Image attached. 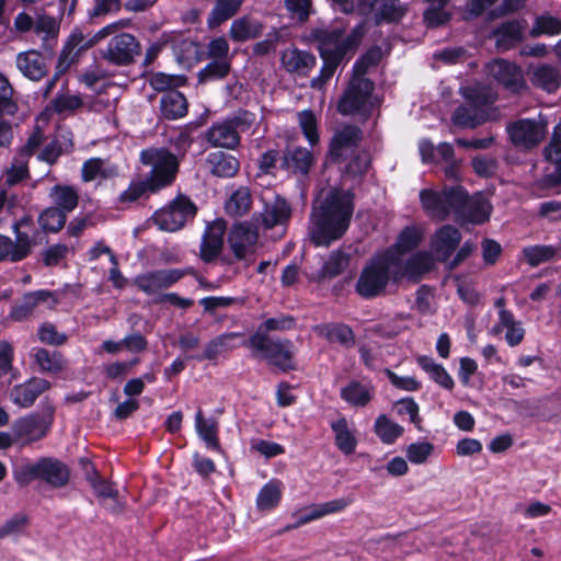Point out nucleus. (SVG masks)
<instances>
[{
	"mask_svg": "<svg viewBox=\"0 0 561 561\" xmlns=\"http://www.w3.org/2000/svg\"><path fill=\"white\" fill-rule=\"evenodd\" d=\"M195 430L207 448L220 451L218 422L213 417H205L201 409L195 414Z\"/></svg>",
	"mask_w": 561,
	"mask_h": 561,
	"instance_id": "ea45409f",
	"label": "nucleus"
},
{
	"mask_svg": "<svg viewBox=\"0 0 561 561\" xmlns=\"http://www.w3.org/2000/svg\"><path fill=\"white\" fill-rule=\"evenodd\" d=\"M67 221V215L53 206L44 209L38 216V224L46 232H58Z\"/></svg>",
	"mask_w": 561,
	"mask_h": 561,
	"instance_id": "13d9d810",
	"label": "nucleus"
},
{
	"mask_svg": "<svg viewBox=\"0 0 561 561\" xmlns=\"http://www.w3.org/2000/svg\"><path fill=\"white\" fill-rule=\"evenodd\" d=\"M545 158L543 182L548 186H556L561 182V122L554 127L552 139L545 149Z\"/></svg>",
	"mask_w": 561,
	"mask_h": 561,
	"instance_id": "6ab92c4d",
	"label": "nucleus"
},
{
	"mask_svg": "<svg viewBox=\"0 0 561 561\" xmlns=\"http://www.w3.org/2000/svg\"><path fill=\"white\" fill-rule=\"evenodd\" d=\"M348 264V257L340 251L333 252L323 265V274L325 276H336L343 272Z\"/></svg>",
	"mask_w": 561,
	"mask_h": 561,
	"instance_id": "774afa93",
	"label": "nucleus"
},
{
	"mask_svg": "<svg viewBox=\"0 0 561 561\" xmlns=\"http://www.w3.org/2000/svg\"><path fill=\"white\" fill-rule=\"evenodd\" d=\"M403 427L392 422L385 414L379 415L375 422V433L383 444L391 445L403 434Z\"/></svg>",
	"mask_w": 561,
	"mask_h": 561,
	"instance_id": "864d4df0",
	"label": "nucleus"
},
{
	"mask_svg": "<svg viewBox=\"0 0 561 561\" xmlns=\"http://www.w3.org/2000/svg\"><path fill=\"white\" fill-rule=\"evenodd\" d=\"M230 68V59H213L198 72V80L202 83L221 80L228 76Z\"/></svg>",
	"mask_w": 561,
	"mask_h": 561,
	"instance_id": "052dcab7",
	"label": "nucleus"
},
{
	"mask_svg": "<svg viewBox=\"0 0 561 561\" xmlns=\"http://www.w3.org/2000/svg\"><path fill=\"white\" fill-rule=\"evenodd\" d=\"M331 430L334 433L336 447L344 454L351 455L355 451L357 439L355 431L352 428L345 417H340L331 423Z\"/></svg>",
	"mask_w": 561,
	"mask_h": 561,
	"instance_id": "a19ab883",
	"label": "nucleus"
},
{
	"mask_svg": "<svg viewBox=\"0 0 561 561\" xmlns=\"http://www.w3.org/2000/svg\"><path fill=\"white\" fill-rule=\"evenodd\" d=\"M48 196L54 204L53 207L62 210L67 216L79 203V192L71 185L56 184L50 188Z\"/></svg>",
	"mask_w": 561,
	"mask_h": 561,
	"instance_id": "c9c22d12",
	"label": "nucleus"
},
{
	"mask_svg": "<svg viewBox=\"0 0 561 561\" xmlns=\"http://www.w3.org/2000/svg\"><path fill=\"white\" fill-rule=\"evenodd\" d=\"M81 173L83 182L108 180L118 174V168L107 159L91 158L83 163Z\"/></svg>",
	"mask_w": 561,
	"mask_h": 561,
	"instance_id": "72a5a7b5",
	"label": "nucleus"
},
{
	"mask_svg": "<svg viewBox=\"0 0 561 561\" xmlns=\"http://www.w3.org/2000/svg\"><path fill=\"white\" fill-rule=\"evenodd\" d=\"M196 211L195 204L188 197L180 195L168 206L156 211L152 219L160 230L174 232L192 220Z\"/></svg>",
	"mask_w": 561,
	"mask_h": 561,
	"instance_id": "1a4fd4ad",
	"label": "nucleus"
},
{
	"mask_svg": "<svg viewBox=\"0 0 561 561\" xmlns=\"http://www.w3.org/2000/svg\"><path fill=\"white\" fill-rule=\"evenodd\" d=\"M374 386L370 382L351 380L341 388L340 396L343 401L353 408L366 407L374 397Z\"/></svg>",
	"mask_w": 561,
	"mask_h": 561,
	"instance_id": "c756f323",
	"label": "nucleus"
},
{
	"mask_svg": "<svg viewBox=\"0 0 561 561\" xmlns=\"http://www.w3.org/2000/svg\"><path fill=\"white\" fill-rule=\"evenodd\" d=\"M129 25L128 20H118L116 22L110 23L99 30L94 34H83L81 31H75L69 39L67 45L64 47L60 53L57 68L59 72H65L68 68L76 61L78 56L103 41L104 38L118 33L123 28Z\"/></svg>",
	"mask_w": 561,
	"mask_h": 561,
	"instance_id": "39448f33",
	"label": "nucleus"
},
{
	"mask_svg": "<svg viewBox=\"0 0 561 561\" xmlns=\"http://www.w3.org/2000/svg\"><path fill=\"white\" fill-rule=\"evenodd\" d=\"M34 32L43 41V47L51 50L56 45L59 23L53 16L41 14L35 20Z\"/></svg>",
	"mask_w": 561,
	"mask_h": 561,
	"instance_id": "de8ad7c7",
	"label": "nucleus"
},
{
	"mask_svg": "<svg viewBox=\"0 0 561 561\" xmlns=\"http://www.w3.org/2000/svg\"><path fill=\"white\" fill-rule=\"evenodd\" d=\"M49 299H53V294L47 290L27 293L23 296L21 304L12 309L11 317L21 321L27 318L38 305L48 302Z\"/></svg>",
	"mask_w": 561,
	"mask_h": 561,
	"instance_id": "49530a36",
	"label": "nucleus"
},
{
	"mask_svg": "<svg viewBox=\"0 0 561 561\" xmlns=\"http://www.w3.org/2000/svg\"><path fill=\"white\" fill-rule=\"evenodd\" d=\"M264 31V25L257 19L243 15L236 19L229 28V37L237 43L257 38Z\"/></svg>",
	"mask_w": 561,
	"mask_h": 561,
	"instance_id": "7c9ffc66",
	"label": "nucleus"
},
{
	"mask_svg": "<svg viewBox=\"0 0 561 561\" xmlns=\"http://www.w3.org/2000/svg\"><path fill=\"white\" fill-rule=\"evenodd\" d=\"M228 243L233 255L239 260L254 254L260 244L256 224L251 221L234 224L229 231Z\"/></svg>",
	"mask_w": 561,
	"mask_h": 561,
	"instance_id": "4468645a",
	"label": "nucleus"
},
{
	"mask_svg": "<svg viewBox=\"0 0 561 561\" xmlns=\"http://www.w3.org/2000/svg\"><path fill=\"white\" fill-rule=\"evenodd\" d=\"M291 216V208L288 203L275 196L272 201L266 202L261 213L256 214L253 219L263 225L265 229H271L275 226H283L289 221Z\"/></svg>",
	"mask_w": 561,
	"mask_h": 561,
	"instance_id": "412c9836",
	"label": "nucleus"
},
{
	"mask_svg": "<svg viewBox=\"0 0 561 561\" xmlns=\"http://www.w3.org/2000/svg\"><path fill=\"white\" fill-rule=\"evenodd\" d=\"M243 1L244 0H216L214 8L208 15L207 25L210 28L218 27L237 14Z\"/></svg>",
	"mask_w": 561,
	"mask_h": 561,
	"instance_id": "a18cd8bd",
	"label": "nucleus"
},
{
	"mask_svg": "<svg viewBox=\"0 0 561 561\" xmlns=\"http://www.w3.org/2000/svg\"><path fill=\"white\" fill-rule=\"evenodd\" d=\"M185 272L179 268L156 270L139 274L134 285L144 294L152 296L178 283Z\"/></svg>",
	"mask_w": 561,
	"mask_h": 561,
	"instance_id": "2eb2a0df",
	"label": "nucleus"
},
{
	"mask_svg": "<svg viewBox=\"0 0 561 561\" xmlns=\"http://www.w3.org/2000/svg\"><path fill=\"white\" fill-rule=\"evenodd\" d=\"M490 118L489 108H478L471 103L458 106L451 115L455 126L468 129H473Z\"/></svg>",
	"mask_w": 561,
	"mask_h": 561,
	"instance_id": "a878e982",
	"label": "nucleus"
},
{
	"mask_svg": "<svg viewBox=\"0 0 561 561\" xmlns=\"http://www.w3.org/2000/svg\"><path fill=\"white\" fill-rule=\"evenodd\" d=\"M101 57L115 66H127L140 54V45L136 37L128 33H115Z\"/></svg>",
	"mask_w": 561,
	"mask_h": 561,
	"instance_id": "ddd939ff",
	"label": "nucleus"
},
{
	"mask_svg": "<svg viewBox=\"0 0 561 561\" xmlns=\"http://www.w3.org/2000/svg\"><path fill=\"white\" fill-rule=\"evenodd\" d=\"M463 96L478 108H486L488 105L496 101L494 90L484 84H474L463 90Z\"/></svg>",
	"mask_w": 561,
	"mask_h": 561,
	"instance_id": "3c124183",
	"label": "nucleus"
},
{
	"mask_svg": "<svg viewBox=\"0 0 561 561\" xmlns=\"http://www.w3.org/2000/svg\"><path fill=\"white\" fill-rule=\"evenodd\" d=\"M187 100L178 90H169L160 99V111L168 119L182 118L187 114Z\"/></svg>",
	"mask_w": 561,
	"mask_h": 561,
	"instance_id": "e433bc0d",
	"label": "nucleus"
},
{
	"mask_svg": "<svg viewBox=\"0 0 561 561\" xmlns=\"http://www.w3.org/2000/svg\"><path fill=\"white\" fill-rule=\"evenodd\" d=\"M225 231L226 224L222 219L214 220L207 225L201 243L203 261L210 262L219 255L224 244Z\"/></svg>",
	"mask_w": 561,
	"mask_h": 561,
	"instance_id": "4be33fe9",
	"label": "nucleus"
},
{
	"mask_svg": "<svg viewBox=\"0 0 561 561\" xmlns=\"http://www.w3.org/2000/svg\"><path fill=\"white\" fill-rule=\"evenodd\" d=\"M238 336V333H226L210 340L205 346L203 358L215 359L219 355L233 350L236 347L233 341Z\"/></svg>",
	"mask_w": 561,
	"mask_h": 561,
	"instance_id": "4d7b16f0",
	"label": "nucleus"
},
{
	"mask_svg": "<svg viewBox=\"0 0 561 561\" xmlns=\"http://www.w3.org/2000/svg\"><path fill=\"white\" fill-rule=\"evenodd\" d=\"M68 467L55 458H43L42 480L54 488L65 486L69 481Z\"/></svg>",
	"mask_w": 561,
	"mask_h": 561,
	"instance_id": "79ce46f5",
	"label": "nucleus"
},
{
	"mask_svg": "<svg viewBox=\"0 0 561 561\" xmlns=\"http://www.w3.org/2000/svg\"><path fill=\"white\" fill-rule=\"evenodd\" d=\"M504 329L506 330L505 341L510 346L514 347L522 343L525 330L522 327V323L515 319L514 314L510 310L499 311L497 322L491 329V333L496 335Z\"/></svg>",
	"mask_w": 561,
	"mask_h": 561,
	"instance_id": "bb28decb",
	"label": "nucleus"
},
{
	"mask_svg": "<svg viewBox=\"0 0 561 561\" xmlns=\"http://www.w3.org/2000/svg\"><path fill=\"white\" fill-rule=\"evenodd\" d=\"M313 332L330 343H337L343 347H352L355 344L353 330L343 323H322L312 328Z\"/></svg>",
	"mask_w": 561,
	"mask_h": 561,
	"instance_id": "c85d7f7f",
	"label": "nucleus"
},
{
	"mask_svg": "<svg viewBox=\"0 0 561 561\" xmlns=\"http://www.w3.org/2000/svg\"><path fill=\"white\" fill-rule=\"evenodd\" d=\"M252 205V197L248 187L237 188L225 204L226 213L230 216L240 217L245 215Z\"/></svg>",
	"mask_w": 561,
	"mask_h": 561,
	"instance_id": "8fccbe9b",
	"label": "nucleus"
},
{
	"mask_svg": "<svg viewBox=\"0 0 561 561\" xmlns=\"http://www.w3.org/2000/svg\"><path fill=\"white\" fill-rule=\"evenodd\" d=\"M428 3L424 12V21L428 26L436 27L449 21L451 14L446 9L449 0H426Z\"/></svg>",
	"mask_w": 561,
	"mask_h": 561,
	"instance_id": "6e6d98bb",
	"label": "nucleus"
},
{
	"mask_svg": "<svg viewBox=\"0 0 561 561\" xmlns=\"http://www.w3.org/2000/svg\"><path fill=\"white\" fill-rule=\"evenodd\" d=\"M557 253L558 249L556 247L547 244L525 247L522 251L524 260L531 267H536L542 263L551 261Z\"/></svg>",
	"mask_w": 561,
	"mask_h": 561,
	"instance_id": "603ef678",
	"label": "nucleus"
},
{
	"mask_svg": "<svg viewBox=\"0 0 561 561\" xmlns=\"http://www.w3.org/2000/svg\"><path fill=\"white\" fill-rule=\"evenodd\" d=\"M529 80L535 88L548 93L556 92L561 85V73L556 66L539 64L528 71Z\"/></svg>",
	"mask_w": 561,
	"mask_h": 561,
	"instance_id": "393cba45",
	"label": "nucleus"
},
{
	"mask_svg": "<svg viewBox=\"0 0 561 561\" xmlns=\"http://www.w3.org/2000/svg\"><path fill=\"white\" fill-rule=\"evenodd\" d=\"M249 345L271 365L284 371L294 368V346L289 340H272L263 332H255L250 336Z\"/></svg>",
	"mask_w": 561,
	"mask_h": 561,
	"instance_id": "6e6552de",
	"label": "nucleus"
},
{
	"mask_svg": "<svg viewBox=\"0 0 561 561\" xmlns=\"http://www.w3.org/2000/svg\"><path fill=\"white\" fill-rule=\"evenodd\" d=\"M15 64L22 75L32 81H39L47 73L46 60L44 56L35 49L19 53Z\"/></svg>",
	"mask_w": 561,
	"mask_h": 561,
	"instance_id": "b1692460",
	"label": "nucleus"
},
{
	"mask_svg": "<svg viewBox=\"0 0 561 561\" xmlns=\"http://www.w3.org/2000/svg\"><path fill=\"white\" fill-rule=\"evenodd\" d=\"M285 164L301 174H307L314 162L312 153L302 147L288 149L284 157Z\"/></svg>",
	"mask_w": 561,
	"mask_h": 561,
	"instance_id": "09e8293b",
	"label": "nucleus"
},
{
	"mask_svg": "<svg viewBox=\"0 0 561 561\" xmlns=\"http://www.w3.org/2000/svg\"><path fill=\"white\" fill-rule=\"evenodd\" d=\"M354 211L353 195L341 190H330L319 197L311 214V240L318 247H328L348 229Z\"/></svg>",
	"mask_w": 561,
	"mask_h": 561,
	"instance_id": "f257e3e1",
	"label": "nucleus"
},
{
	"mask_svg": "<svg viewBox=\"0 0 561 561\" xmlns=\"http://www.w3.org/2000/svg\"><path fill=\"white\" fill-rule=\"evenodd\" d=\"M359 128L346 125L337 129L330 144V156L332 159L337 160L342 158L346 151L357 146L360 140Z\"/></svg>",
	"mask_w": 561,
	"mask_h": 561,
	"instance_id": "cd10ccee",
	"label": "nucleus"
},
{
	"mask_svg": "<svg viewBox=\"0 0 561 561\" xmlns=\"http://www.w3.org/2000/svg\"><path fill=\"white\" fill-rule=\"evenodd\" d=\"M50 388V382L41 377H32L10 390L11 401L20 408H30L36 399Z\"/></svg>",
	"mask_w": 561,
	"mask_h": 561,
	"instance_id": "aec40b11",
	"label": "nucleus"
},
{
	"mask_svg": "<svg viewBox=\"0 0 561 561\" xmlns=\"http://www.w3.org/2000/svg\"><path fill=\"white\" fill-rule=\"evenodd\" d=\"M490 215L491 205L481 193L468 196L462 188V201L454 216L458 222L482 224L489 219Z\"/></svg>",
	"mask_w": 561,
	"mask_h": 561,
	"instance_id": "dca6fc26",
	"label": "nucleus"
},
{
	"mask_svg": "<svg viewBox=\"0 0 561 561\" xmlns=\"http://www.w3.org/2000/svg\"><path fill=\"white\" fill-rule=\"evenodd\" d=\"M283 495V483L277 479L270 480L259 491L256 496V508L261 512H270L275 508Z\"/></svg>",
	"mask_w": 561,
	"mask_h": 561,
	"instance_id": "c03bdc74",
	"label": "nucleus"
},
{
	"mask_svg": "<svg viewBox=\"0 0 561 561\" xmlns=\"http://www.w3.org/2000/svg\"><path fill=\"white\" fill-rule=\"evenodd\" d=\"M416 363L437 386L447 391L454 390L455 380L445 367L442 364L436 363L433 357L419 356L416 358Z\"/></svg>",
	"mask_w": 561,
	"mask_h": 561,
	"instance_id": "f704fd0d",
	"label": "nucleus"
},
{
	"mask_svg": "<svg viewBox=\"0 0 561 561\" xmlns=\"http://www.w3.org/2000/svg\"><path fill=\"white\" fill-rule=\"evenodd\" d=\"M280 61L286 71L305 77L314 68L317 58L309 51L290 47L282 53Z\"/></svg>",
	"mask_w": 561,
	"mask_h": 561,
	"instance_id": "5701e85b",
	"label": "nucleus"
},
{
	"mask_svg": "<svg viewBox=\"0 0 561 561\" xmlns=\"http://www.w3.org/2000/svg\"><path fill=\"white\" fill-rule=\"evenodd\" d=\"M207 167L210 173L218 178H232L239 169V160L230 153L224 151H215L207 156Z\"/></svg>",
	"mask_w": 561,
	"mask_h": 561,
	"instance_id": "473e14b6",
	"label": "nucleus"
},
{
	"mask_svg": "<svg viewBox=\"0 0 561 561\" xmlns=\"http://www.w3.org/2000/svg\"><path fill=\"white\" fill-rule=\"evenodd\" d=\"M373 90V81L365 77L353 75L337 103V111L343 115L366 113L371 105Z\"/></svg>",
	"mask_w": 561,
	"mask_h": 561,
	"instance_id": "9d476101",
	"label": "nucleus"
},
{
	"mask_svg": "<svg viewBox=\"0 0 561 561\" xmlns=\"http://www.w3.org/2000/svg\"><path fill=\"white\" fill-rule=\"evenodd\" d=\"M486 70L490 77L514 93L525 88L523 71L515 64L504 59H495L488 64Z\"/></svg>",
	"mask_w": 561,
	"mask_h": 561,
	"instance_id": "a211bd4d",
	"label": "nucleus"
},
{
	"mask_svg": "<svg viewBox=\"0 0 561 561\" xmlns=\"http://www.w3.org/2000/svg\"><path fill=\"white\" fill-rule=\"evenodd\" d=\"M31 357L38 366V370L41 373L56 375L65 370L67 367V359L57 351L34 347L31 350Z\"/></svg>",
	"mask_w": 561,
	"mask_h": 561,
	"instance_id": "2f4dec72",
	"label": "nucleus"
},
{
	"mask_svg": "<svg viewBox=\"0 0 561 561\" xmlns=\"http://www.w3.org/2000/svg\"><path fill=\"white\" fill-rule=\"evenodd\" d=\"M561 33V20L548 14L536 18L535 25L530 31V35L536 37L541 34L558 35Z\"/></svg>",
	"mask_w": 561,
	"mask_h": 561,
	"instance_id": "69168bd1",
	"label": "nucleus"
},
{
	"mask_svg": "<svg viewBox=\"0 0 561 561\" xmlns=\"http://www.w3.org/2000/svg\"><path fill=\"white\" fill-rule=\"evenodd\" d=\"M43 472V458L33 462L30 460L22 461L13 470V476L15 481L25 486L30 484L33 480L41 479L42 480Z\"/></svg>",
	"mask_w": 561,
	"mask_h": 561,
	"instance_id": "5fc2aeb1",
	"label": "nucleus"
},
{
	"mask_svg": "<svg viewBox=\"0 0 561 561\" xmlns=\"http://www.w3.org/2000/svg\"><path fill=\"white\" fill-rule=\"evenodd\" d=\"M511 141L514 146L523 149L537 147L547 135V121L538 118H522L506 127Z\"/></svg>",
	"mask_w": 561,
	"mask_h": 561,
	"instance_id": "f8f14e48",
	"label": "nucleus"
},
{
	"mask_svg": "<svg viewBox=\"0 0 561 561\" xmlns=\"http://www.w3.org/2000/svg\"><path fill=\"white\" fill-rule=\"evenodd\" d=\"M420 201L424 211L433 219L445 220L455 216L456 208L462 201V187L449 186L442 191L424 188L420 192Z\"/></svg>",
	"mask_w": 561,
	"mask_h": 561,
	"instance_id": "0eeeda50",
	"label": "nucleus"
},
{
	"mask_svg": "<svg viewBox=\"0 0 561 561\" xmlns=\"http://www.w3.org/2000/svg\"><path fill=\"white\" fill-rule=\"evenodd\" d=\"M402 259L398 251L386 250L365 265L356 282V293L365 299L381 296L389 283L402 278Z\"/></svg>",
	"mask_w": 561,
	"mask_h": 561,
	"instance_id": "7ed1b4c3",
	"label": "nucleus"
},
{
	"mask_svg": "<svg viewBox=\"0 0 561 561\" xmlns=\"http://www.w3.org/2000/svg\"><path fill=\"white\" fill-rule=\"evenodd\" d=\"M434 450L433 444L428 442L413 443L407 448V458L415 465L424 463Z\"/></svg>",
	"mask_w": 561,
	"mask_h": 561,
	"instance_id": "338daca9",
	"label": "nucleus"
},
{
	"mask_svg": "<svg viewBox=\"0 0 561 561\" xmlns=\"http://www.w3.org/2000/svg\"><path fill=\"white\" fill-rule=\"evenodd\" d=\"M523 37V26L518 21L505 22L493 32L496 48L501 51L515 46Z\"/></svg>",
	"mask_w": 561,
	"mask_h": 561,
	"instance_id": "37998d69",
	"label": "nucleus"
},
{
	"mask_svg": "<svg viewBox=\"0 0 561 561\" xmlns=\"http://www.w3.org/2000/svg\"><path fill=\"white\" fill-rule=\"evenodd\" d=\"M435 260L432 251H419L408 261H404V257H402V277L419 278L434 267Z\"/></svg>",
	"mask_w": 561,
	"mask_h": 561,
	"instance_id": "4c0bfd02",
	"label": "nucleus"
},
{
	"mask_svg": "<svg viewBox=\"0 0 561 561\" xmlns=\"http://www.w3.org/2000/svg\"><path fill=\"white\" fill-rule=\"evenodd\" d=\"M461 238V232L453 225H443L436 229L430 240L435 259L447 263L459 247Z\"/></svg>",
	"mask_w": 561,
	"mask_h": 561,
	"instance_id": "f3484780",
	"label": "nucleus"
},
{
	"mask_svg": "<svg viewBox=\"0 0 561 561\" xmlns=\"http://www.w3.org/2000/svg\"><path fill=\"white\" fill-rule=\"evenodd\" d=\"M321 58L323 59V65L320 73L318 77L311 80V87L319 90H321L331 79L337 66L343 61L345 57L321 56Z\"/></svg>",
	"mask_w": 561,
	"mask_h": 561,
	"instance_id": "e2e57ef3",
	"label": "nucleus"
},
{
	"mask_svg": "<svg viewBox=\"0 0 561 561\" xmlns=\"http://www.w3.org/2000/svg\"><path fill=\"white\" fill-rule=\"evenodd\" d=\"M54 421V408L49 407L43 414L31 413L14 421L12 433L22 446L30 445L46 437Z\"/></svg>",
	"mask_w": 561,
	"mask_h": 561,
	"instance_id": "9b49d317",
	"label": "nucleus"
},
{
	"mask_svg": "<svg viewBox=\"0 0 561 561\" xmlns=\"http://www.w3.org/2000/svg\"><path fill=\"white\" fill-rule=\"evenodd\" d=\"M373 10L380 20L397 21L404 14V8L399 0H374Z\"/></svg>",
	"mask_w": 561,
	"mask_h": 561,
	"instance_id": "bf43d9fd",
	"label": "nucleus"
},
{
	"mask_svg": "<svg viewBox=\"0 0 561 561\" xmlns=\"http://www.w3.org/2000/svg\"><path fill=\"white\" fill-rule=\"evenodd\" d=\"M256 115L242 111L225 121L213 124L206 131V140L214 148L234 149L240 144V133H245L255 124Z\"/></svg>",
	"mask_w": 561,
	"mask_h": 561,
	"instance_id": "423d86ee",
	"label": "nucleus"
},
{
	"mask_svg": "<svg viewBox=\"0 0 561 561\" xmlns=\"http://www.w3.org/2000/svg\"><path fill=\"white\" fill-rule=\"evenodd\" d=\"M141 162L150 167L146 181L131 182L127 190L119 195L122 204H131L139 199L146 191H157L173 182L179 161L176 157L163 148H149L140 152Z\"/></svg>",
	"mask_w": 561,
	"mask_h": 561,
	"instance_id": "f03ea898",
	"label": "nucleus"
},
{
	"mask_svg": "<svg viewBox=\"0 0 561 561\" xmlns=\"http://www.w3.org/2000/svg\"><path fill=\"white\" fill-rule=\"evenodd\" d=\"M299 126L311 146H314L319 141L318 135V123L313 112L305 110L298 113Z\"/></svg>",
	"mask_w": 561,
	"mask_h": 561,
	"instance_id": "0e129e2a",
	"label": "nucleus"
},
{
	"mask_svg": "<svg viewBox=\"0 0 561 561\" xmlns=\"http://www.w3.org/2000/svg\"><path fill=\"white\" fill-rule=\"evenodd\" d=\"M344 32L345 26L340 21L332 24L321 23L310 30L307 41L318 45L320 56L346 57L359 45L364 30L362 26H356L346 36Z\"/></svg>",
	"mask_w": 561,
	"mask_h": 561,
	"instance_id": "20e7f679",
	"label": "nucleus"
},
{
	"mask_svg": "<svg viewBox=\"0 0 561 561\" xmlns=\"http://www.w3.org/2000/svg\"><path fill=\"white\" fill-rule=\"evenodd\" d=\"M422 239V231L415 227H407L400 233L397 244L389 250H396L400 254L401 259L403 257V253L410 251L411 249L417 247Z\"/></svg>",
	"mask_w": 561,
	"mask_h": 561,
	"instance_id": "680f3d73",
	"label": "nucleus"
},
{
	"mask_svg": "<svg viewBox=\"0 0 561 561\" xmlns=\"http://www.w3.org/2000/svg\"><path fill=\"white\" fill-rule=\"evenodd\" d=\"M32 242L26 234H19L16 242L0 234V261L9 259L18 262L26 257L31 251Z\"/></svg>",
	"mask_w": 561,
	"mask_h": 561,
	"instance_id": "58836bf2",
	"label": "nucleus"
}]
</instances>
